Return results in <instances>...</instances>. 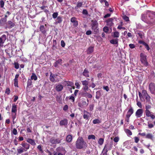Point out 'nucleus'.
<instances>
[{"label":"nucleus","instance_id":"f257e3e1","mask_svg":"<svg viewBox=\"0 0 155 155\" xmlns=\"http://www.w3.org/2000/svg\"><path fill=\"white\" fill-rule=\"evenodd\" d=\"M155 18V13L150 11H147L146 15H142V20L146 22H149L153 23V21L152 20Z\"/></svg>","mask_w":155,"mask_h":155},{"label":"nucleus","instance_id":"f03ea898","mask_svg":"<svg viewBox=\"0 0 155 155\" xmlns=\"http://www.w3.org/2000/svg\"><path fill=\"white\" fill-rule=\"evenodd\" d=\"M75 145L77 148L82 149L87 147V144L82 137H79L77 140Z\"/></svg>","mask_w":155,"mask_h":155},{"label":"nucleus","instance_id":"7ed1b4c3","mask_svg":"<svg viewBox=\"0 0 155 155\" xmlns=\"http://www.w3.org/2000/svg\"><path fill=\"white\" fill-rule=\"evenodd\" d=\"M91 29L94 31V34H97L99 32L98 24L96 20L91 21Z\"/></svg>","mask_w":155,"mask_h":155},{"label":"nucleus","instance_id":"20e7f679","mask_svg":"<svg viewBox=\"0 0 155 155\" xmlns=\"http://www.w3.org/2000/svg\"><path fill=\"white\" fill-rule=\"evenodd\" d=\"M113 146V143H107L104 146L103 150V155H107L108 150H111Z\"/></svg>","mask_w":155,"mask_h":155},{"label":"nucleus","instance_id":"39448f33","mask_svg":"<svg viewBox=\"0 0 155 155\" xmlns=\"http://www.w3.org/2000/svg\"><path fill=\"white\" fill-rule=\"evenodd\" d=\"M141 57V61L145 65H147L148 62L147 61L146 56L144 55V54L141 53L140 54Z\"/></svg>","mask_w":155,"mask_h":155},{"label":"nucleus","instance_id":"423d86ee","mask_svg":"<svg viewBox=\"0 0 155 155\" xmlns=\"http://www.w3.org/2000/svg\"><path fill=\"white\" fill-rule=\"evenodd\" d=\"M149 89L151 93L153 94L155 92V84L150 83L149 85Z\"/></svg>","mask_w":155,"mask_h":155},{"label":"nucleus","instance_id":"0eeeda50","mask_svg":"<svg viewBox=\"0 0 155 155\" xmlns=\"http://www.w3.org/2000/svg\"><path fill=\"white\" fill-rule=\"evenodd\" d=\"M15 23L12 22L11 21H8L6 23V27L8 28H11L15 26Z\"/></svg>","mask_w":155,"mask_h":155},{"label":"nucleus","instance_id":"6e6552de","mask_svg":"<svg viewBox=\"0 0 155 155\" xmlns=\"http://www.w3.org/2000/svg\"><path fill=\"white\" fill-rule=\"evenodd\" d=\"M21 145L22 146V147H23V148L26 151L30 148V146L29 144L24 141L21 143Z\"/></svg>","mask_w":155,"mask_h":155},{"label":"nucleus","instance_id":"1a4fd4ad","mask_svg":"<svg viewBox=\"0 0 155 155\" xmlns=\"http://www.w3.org/2000/svg\"><path fill=\"white\" fill-rule=\"evenodd\" d=\"M88 104V103L87 104L86 101L82 100L78 102V105L79 107L83 108L85 106L87 105Z\"/></svg>","mask_w":155,"mask_h":155},{"label":"nucleus","instance_id":"9d476101","mask_svg":"<svg viewBox=\"0 0 155 155\" xmlns=\"http://www.w3.org/2000/svg\"><path fill=\"white\" fill-rule=\"evenodd\" d=\"M71 21L73 23V25L74 27H76L78 25V21L77 20V18L75 17H72L71 18Z\"/></svg>","mask_w":155,"mask_h":155},{"label":"nucleus","instance_id":"9b49d317","mask_svg":"<svg viewBox=\"0 0 155 155\" xmlns=\"http://www.w3.org/2000/svg\"><path fill=\"white\" fill-rule=\"evenodd\" d=\"M50 142L53 144L59 143L61 142L60 140L58 139H55L54 138H52L50 140Z\"/></svg>","mask_w":155,"mask_h":155},{"label":"nucleus","instance_id":"f8f14e48","mask_svg":"<svg viewBox=\"0 0 155 155\" xmlns=\"http://www.w3.org/2000/svg\"><path fill=\"white\" fill-rule=\"evenodd\" d=\"M114 19L113 18H110L106 21L107 25L108 26H112L114 23L113 22Z\"/></svg>","mask_w":155,"mask_h":155},{"label":"nucleus","instance_id":"ddd939ff","mask_svg":"<svg viewBox=\"0 0 155 155\" xmlns=\"http://www.w3.org/2000/svg\"><path fill=\"white\" fill-rule=\"evenodd\" d=\"M68 124V121L67 119L65 118L61 120L59 124L61 126L67 125Z\"/></svg>","mask_w":155,"mask_h":155},{"label":"nucleus","instance_id":"4468645a","mask_svg":"<svg viewBox=\"0 0 155 155\" xmlns=\"http://www.w3.org/2000/svg\"><path fill=\"white\" fill-rule=\"evenodd\" d=\"M26 141L31 145L34 146L36 145L34 140L28 138L27 139Z\"/></svg>","mask_w":155,"mask_h":155},{"label":"nucleus","instance_id":"2eb2a0df","mask_svg":"<svg viewBox=\"0 0 155 155\" xmlns=\"http://www.w3.org/2000/svg\"><path fill=\"white\" fill-rule=\"evenodd\" d=\"M83 75L86 77H89V72L87 69L85 68L82 73Z\"/></svg>","mask_w":155,"mask_h":155},{"label":"nucleus","instance_id":"dca6fc26","mask_svg":"<svg viewBox=\"0 0 155 155\" xmlns=\"http://www.w3.org/2000/svg\"><path fill=\"white\" fill-rule=\"evenodd\" d=\"M143 111L142 109H139L136 111V116L138 117H140L143 113Z\"/></svg>","mask_w":155,"mask_h":155},{"label":"nucleus","instance_id":"f3484780","mask_svg":"<svg viewBox=\"0 0 155 155\" xmlns=\"http://www.w3.org/2000/svg\"><path fill=\"white\" fill-rule=\"evenodd\" d=\"M18 154H21L24 152H26L25 150L21 146L19 147L17 150Z\"/></svg>","mask_w":155,"mask_h":155},{"label":"nucleus","instance_id":"a211bd4d","mask_svg":"<svg viewBox=\"0 0 155 155\" xmlns=\"http://www.w3.org/2000/svg\"><path fill=\"white\" fill-rule=\"evenodd\" d=\"M32 85V81L31 80L29 79L27 81V86L26 87L27 90H30V88H31V87H30Z\"/></svg>","mask_w":155,"mask_h":155},{"label":"nucleus","instance_id":"6ab92c4d","mask_svg":"<svg viewBox=\"0 0 155 155\" xmlns=\"http://www.w3.org/2000/svg\"><path fill=\"white\" fill-rule=\"evenodd\" d=\"M40 31L43 34H45L46 32V31L43 25H41L39 28Z\"/></svg>","mask_w":155,"mask_h":155},{"label":"nucleus","instance_id":"aec40b11","mask_svg":"<svg viewBox=\"0 0 155 155\" xmlns=\"http://www.w3.org/2000/svg\"><path fill=\"white\" fill-rule=\"evenodd\" d=\"M89 113L85 110L84 111L83 118L84 119L87 120L89 117Z\"/></svg>","mask_w":155,"mask_h":155},{"label":"nucleus","instance_id":"412c9836","mask_svg":"<svg viewBox=\"0 0 155 155\" xmlns=\"http://www.w3.org/2000/svg\"><path fill=\"white\" fill-rule=\"evenodd\" d=\"M63 87L61 84H58L56 86L55 89L58 91H61L63 89Z\"/></svg>","mask_w":155,"mask_h":155},{"label":"nucleus","instance_id":"4be33fe9","mask_svg":"<svg viewBox=\"0 0 155 155\" xmlns=\"http://www.w3.org/2000/svg\"><path fill=\"white\" fill-rule=\"evenodd\" d=\"M52 49L53 50H55L57 49V41L56 40H53Z\"/></svg>","mask_w":155,"mask_h":155},{"label":"nucleus","instance_id":"5701e85b","mask_svg":"<svg viewBox=\"0 0 155 155\" xmlns=\"http://www.w3.org/2000/svg\"><path fill=\"white\" fill-rule=\"evenodd\" d=\"M17 105H16L15 104H13L12 110V112L16 113V112L17 111Z\"/></svg>","mask_w":155,"mask_h":155},{"label":"nucleus","instance_id":"b1692460","mask_svg":"<svg viewBox=\"0 0 155 155\" xmlns=\"http://www.w3.org/2000/svg\"><path fill=\"white\" fill-rule=\"evenodd\" d=\"M49 79L52 82L57 81V80L56 79V76L54 74L52 75V74L50 76Z\"/></svg>","mask_w":155,"mask_h":155},{"label":"nucleus","instance_id":"393cba45","mask_svg":"<svg viewBox=\"0 0 155 155\" xmlns=\"http://www.w3.org/2000/svg\"><path fill=\"white\" fill-rule=\"evenodd\" d=\"M66 141L68 143L71 142L72 140V137L71 135H68L66 138Z\"/></svg>","mask_w":155,"mask_h":155},{"label":"nucleus","instance_id":"a878e982","mask_svg":"<svg viewBox=\"0 0 155 155\" xmlns=\"http://www.w3.org/2000/svg\"><path fill=\"white\" fill-rule=\"evenodd\" d=\"M7 20L6 18H2L0 20V25L2 26L4 25L6 23Z\"/></svg>","mask_w":155,"mask_h":155},{"label":"nucleus","instance_id":"bb28decb","mask_svg":"<svg viewBox=\"0 0 155 155\" xmlns=\"http://www.w3.org/2000/svg\"><path fill=\"white\" fill-rule=\"evenodd\" d=\"M82 96L84 97H87L88 98H91L92 97V96L91 94L87 92L83 93Z\"/></svg>","mask_w":155,"mask_h":155},{"label":"nucleus","instance_id":"cd10ccee","mask_svg":"<svg viewBox=\"0 0 155 155\" xmlns=\"http://www.w3.org/2000/svg\"><path fill=\"white\" fill-rule=\"evenodd\" d=\"M83 4V2H78L76 6L74 8L75 9L77 10L79 8H81Z\"/></svg>","mask_w":155,"mask_h":155},{"label":"nucleus","instance_id":"c85d7f7f","mask_svg":"<svg viewBox=\"0 0 155 155\" xmlns=\"http://www.w3.org/2000/svg\"><path fill=\"white\" fill-rule=\"evenodd\" d=\"M101 96V91L100 90L97 91L96 92V98L97 99H98L100 98Z\"/></svg>","mask_w":155,"mask_h":155},{"label":"nucleus","instance_id":"c756f323","mask_svg":"<svg viewBox=\"0 0 155 155\" xmlns=\"http://www.w3.org/2000/svg\"><path fill=\"white\" fill-rule=\"evenodd\" d=\"M133 113V109L132 108L130 109L127 112L126 115V117H130L131 115Z\"/></svg>","mask_w":155,"mask_h":155},{"label":"nucleus","instance_id":"7c9ffc66","mask_svg":"<svg viewBox=\"0 0 155 155\" xmlns=\"http://www.w3.org/2000/svg\"><path fill=\"white\" fill-rule=\"evenodd\" d=\"M57 21H56V23L57 24H60L62 21V17L61 16H58L57 18Z\"/></svg>","mask_w":155,"mask_h":155},{"label":"nucleus","instance_id":"2f4dec72","mask_svg":"<svg viewBox=\"0 0 155 155\" xmlns=\"http://www.w3.org/2000/svg\"><path fill=\"white\" fill-rule=\"evenodd\" d=\"M62 60L61 59H58L54 63V66L55 67H57L59 64H62Z\"/></svg>","mask_w":155,"mask_h":155},{"label":"nucleus","instance_id":"473e14b6","mask_svg":"<svg viewBox=\"0 0 155 155\" xmlns=\"http://www.w3.org/2000/svg\"><path fill=\"white\" fill-rule=\"evenodd\" d=\"M118 39L117 38H116L115 39H113L112 40H111L110 41V43L113 44H117V45H118Z\"/></svg>","mask_w":155,"mask_h":155},{"label":"nucleus","instance_id":"72a5a7b5","mask_svg":"<svg viewBox=\"0 0 155 155\" xmlns=\"http://www.w3.org/2000/svg\"><path fill=\"white\" fill-rule=\"evenodd\" d=\"M94 51V48L92 47H90L88 49L87 51V53L88 54H90L92 53Z\"/></svg>","mask_w":155,"mask_h":155},{"label":"nucleus","instance_id":"f704fd0d","mask_svg":"<svg viewBox=\"0 0 155 155\" xmlns=\"http://www.w3.org/2000/svg\"><path fill=\"white\" fill-rule=\"evenodd\" d=\"M124 131L128 136H130L132 135V133L129 129H125L124 130Z\"/></svg>","mask_w":155,"mask_h":155},{"label":"nucleus","instance_id":"c9c22d12","mask_svg":"<svg viewBox=\"0 0 155 155\" xmlns=\"http://www.w3.org/2000/svg\"><path fill=\"white\" fill-rule=\"evenodd\" d=\"M36 81L37 80V77L35 74L34 73H32V75L31 76V79Z\"/></svg>","mask_w":155,"mask_h":155},{"label":"nucleus","instance_id":"e433bc0d","mask_svg":"<svg viewBox=\"0 0 155 155\" xmlns=\"http://www.w3.org/2000/svg\"><path fill=\"white\" fill-rule=\"evenodd\" d=\"M101 123V121L98 119L96 118L93 121V123L94 124H99Z\"/></svg>","mask_w":155,"mask_h":155},{"label":"nucleus","instance_id":"4c0bfd02","mask_svg":"<svg viewBox=\"0 0 155 155\" xmlns=\"http://www.w3.org/2000/svg\"><path fill=\"white\" fill-rule=\"evenodd\" d=\"M146 137L153 140V136L151 134L148 133L146 135Z\"/></svg>","mask_w":155,"mask_h":155},{"label":"nucleus","instance_id":"58836bf2","mask_svg":"<svg viewBox=\"0 0 155 155\" xmlns=\"http://www.w3.org/2000/svg\"><path fill=\"white\" fill-rule=\"evenodd\" d=\"M144 97L146 100V102L149 103L150 104H151V102H150L151 98H150V96L149 95H148Z\"/></svg>","mask_w":155,"mask_h":155},{"label":"nucleus","instance_id":"ea45409f","mask_svg":"<svg viewBox=\"0 0 155 155\" xmlns=\"http://www.w3.org/2000/svg\"><path fill=\"white\" fill-rule=\"evenodd\" d=\"M98 142L100 145H101L104 143V139L102 138H100L99 139Z\"/></svg>","mask_w":155,"mask_h":155},{"label":"nucleus","instance_id":"a19ab883","mask_svg":"<svg viewBox=\"0 0 155 155\" xmlns=\"http://www.w3.org/2000/svg\"><path fill=\"white\" fill-rule=\"evenodd\" d=\"M88 140H95L96 139V137L93 134H91L88 135Z\"/></svg>","mask_w":155,"mask_h":155},{"label":"nucleus","instance_id":"79ce46f5","mask_svg":"<svg viewBox=\"0 0 155 155\" xmlns=\"http://www.w3.org/2000/svg\"><path fill=\"white\" fill-rule=\"evenodd\" d=\"M114 38H118L119 36V33L118 31L114 32V35L113 36Z\"/></svg>","mask_w":155,"mask_h":155},{"label":"nucleus","instance_id":"37998d69","mask_svg":"<svg viewBox=\"0 0 155 155\" xmlns=\"http://www.w3.org/2000/svg\"><path fill=\"white\" fill-rule=\"evenodd\" d=\"M14 80V86L15 87H18V79H16V78H15Z\"/></svg>","mask_w":155,"mask_h":155},{"label":"nucleus","instance_id":"c03bdc74","mask_svg":"<svg viewBox=\"0 0 155 155\" xmlns=\"http://www.w3.org/2000/svg\"><path fill=\"white\" fill-rule=\"evenodd\" d=\"M81 82L82 85L84 86L88 85V82L87 81H82Z\"/></svg>","mask_w":155,"mask_h":155},{"label":"nucleus","instance_id":"a18cd8bd","mask_svg":"<svg viewBox=\"0 0 155 155\" xmlns=\"http://www.w3.org/2000/svg\"><path fill=\"white\" fill-rule=\"evenodd\" d=\"M42 146L41 145H39L37 146V148L41 153H43L44 152V151L42 148Z\"/></svg>","mask_w":155,"mask_h":155},{"label":"nucleus","instance_id":"49530a36","mask_svg":"<svg viewBox=\"0 0 155 155\" xmlns=\"http://www.w3.org/2000/svg\"><path fill=\"white\" fill-rule=\"evenodd\" d=\"M109 30L107 26H105L103 28V31L105 33H107Z\"/></svg>","mask_w":155,"mask_h":155},{"label":"nucleus","instance_id":"de8ad7c7","mask_svg":"<svg viewBox=\"0 0 155 155\" xmlns=\"http://www.w3.org/2000/svg\"><path fill=\"white\" fill-rule=\"evenodd\" d=\"M145 114L146 116L147 117H149L151 114L150 111L149 110H145Z\"/></svg>","mask_w":155,"mask_h":155},{"label":"nucleus","instance_id":"09e8293b","mask_svg":"<svg viewBox=\"0 0 155 155\" xmlns=\"http://www.w3.org/2000/svg\"><path fill=\"white\" fill-rule=\"evenodd\" d=\"M16 113H15L14 114H12V118L13 120V123L14 124L15 123V122L14 120L16 118Z\"/></svg>","mask_w":155,"mask_h":155},{"label":"nucleus","instance_id":"8fccbe9b","mask_svg":"<svg viewBox=\"0 0 155 155\" xmlns=\"http://www.w3.org/2000/svg\"><path fill=\"white\" fill-rule=\"evenodd\" d=\"M58 15V13L57 12L54 13L52 14V17L53 18L55 19L57 18Z\"/></svg>","mask_w":155,"mask_h":155},{"label":"nucleus","instance_id":"3c124183","mask_svg":"<svg viewBox=\"0 0 155 155\" xmlns=\"http://www.w3.org/2000/svg\"><path fill=\"white\" fill-rule=\"evenodd\" d=\"M142 93L144 97L148 95L147 93V91L145 90H143L142 91Z\"/></svg>","mask_w":155,"mask_h":155},{"label":"nucleus","instance_id":"603ef678","mask_svg":"<svg viewBox=\"0 0 155 155\" xmlns=\"http://www.w3.org/2000/svg\"><path fill=\"white\" fill-rule=\"evenodd\" d=\"M66 82L67 83L68 86H72L73 85V83L72 82L67 81H66Z\"/></svg>","mask_w":155,"mask_h":155},{"label":"nucleus","instance_id":"864d4df0","mask_svg":"<svg viewBox=\"0 0 155 155\" xmlns=\"http://www.w3.org/2000/svg\"><path fill=\"white\" fill-rule=\"evenodd\" d=\"M15 68L16 69H18L19 68V64L18 62H15L14 63Z\"/></svg>","mask_w":155,"mask_h":155},{"label":"nucleus","instance_id":"5fc2aeb1","mask_svg":"<svg viewBox=\"0 0 155 155\" xmlns=\"http://www.w3.org/2000/svg\"><path fill=\"white\" fill-rule=\"evenodd\" d=\"M88 88V85L84 86L83 87V89L84 91L86 92L87 91Z\"/></svg>","mask_w":155,"mask_h":155},{"label":"nucleus","instance_id":"6e6d98bb","mask_svg":"<svg viewBox=\"0 0 155 155\" xmlns=\"http://www.w3.org/2000/svg\"><path fill=\"white\" fill-rule=\"evenodd\" d=\"M10 89L8 88H6L5 91V93L8 95H9L10 94Z\"/></svg>","mask_w":155,"mask_h":155},{"label":"nucleus","instance_id":"4d7b16f0","mask_svg":"<svg viewBox=\"0 0 155 155\" xmlns=\"http://www.w3.org/2000/svg\"><path fill=\"white\" fill-rule=\"evenodd\" d=\"M0 6L2 8L4 7V1L2 0H1L0 1Z\"/></svg>","mask_w":155,"mask_h":155},{"label":"nucleus","instance_id":"13d9d810","mask_svg":"<svg viewBox=\"0 0 155 155\" xmlns=\"http://www.w3.org/2000/svg\"><path fill=\"white\" fill-rule=\"evenodd\" d=\"M12 133L15 135H16L17 134L18 132L17 130L15 128L13 129L12 131Z\"/></svg>","mask_w":155,"mask_h":155},{"label":"nucleus","instance_id":"bf43d9fd","mask_svg":"<svg viewBox=\"0 0 155 155\" xmlns=\"http://www.w3.org/2000/svg\"><path fill=\"white\" fill-rule=\"evenodd\" d=\"M101 1L102 2H104L105 3V5L106 6H109V4L108 2L106 0H102Z\"/></svg>","mask_w":155,"mask_h":155},{"label":"nucleus","instance_id":"052dcab7","mask_svg":"<svg viewBox=\"0 0 155 155\" xmlns=\"http://www.w3.org/2000/svg\"><path fill=\"white\" fill-rule=\"evenodd\" d=\"M75 85L76 86L77 89H79L80 87V85L79 82H76L75 83Z\"/></svg>","mask_w":155,"mask_h":155},{"label":"nucleus","instance_id":"680f3d73","mask_svg":"<svg viewBox=\"0 0 155 155\" xmlns=\"http://www.w3.org/2000/svg\"><path fill=\"white\" fill-rule=\"evenodd\" d=\"M119 138L118 137H116L114 139V141L115 142H117L119 140Z\"/></svg>","mask_w":155,"mask_h":155},{"label":"nucleus","instance_id":"e2e57ef3","mask_svg":"<svg viewBox=\"0 0 155 155\" xmlns=\"http://www.w3.org/2000/svg\"><path fill=\"white\" fill-rule=\"evenodd\" d=\"M123 19L126 21H129V18L127 16L125 15L123 17Z\"/></svg>","mask_w":155,"mask_h":155},{"label":"nucleus","instance_id":"0e129e2a","mask_svg":"<svg viewBox=\"0 0 155 155\" xmlns=\"http://www.w3.org/2000/svg\"><path fill=\"white\" fill-rule=\"evenodd\" d=\"M137 34L141 38H142V37L143 35V33L141 32H140L137 33Z\"/></svg>","mask_w":155,"mask_h":155},{"label":"nucleus","instance_id":"69168bd1","mask_svg":"<svg viewBox=\"0 0 155 155\" xmlns=\"http://www.w3.org/2000/svg\"><path fill=\"white\" fill-rule=\"evenodd\" d=\"M83 14L85 15L88 14V12L86 9H84L82 11Z\"/></svg>","mask_w":155,"mask_h":155},{"label":"nucleus","instance_id":"338daca9","mask_svg":"<svg viewBox=\"0 0 155 155\" xmlns=\"http://www.w3.org/2000/svg\"><path fill=\"white\" fill-rule=\"evenodd\" d=\"M61 45L62 47H64L65 46V43L64 41L63 40H61Z\"/></svg>","mask_w":155,"mask_h":155},{"label":"nucleus","instance_id":"774afa93","mask_svg":"<svg viewBox=\"0 0 155 155\" xmlns=\"http://www.w3.org/2000/svg\"><path fill=\"white\" fill-rule=\"evenodd\" d=\"M68 105H65L64 106V107L63 108V110L64 111H66L68 109Z\"/></svg>","mask_w":155,"mask_h":155}]
</instances>
